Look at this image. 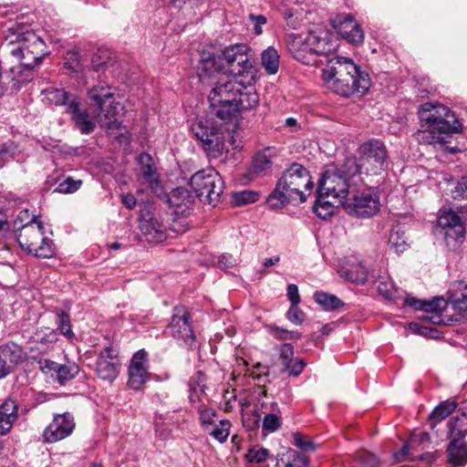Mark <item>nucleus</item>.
<instances>
[{
	"label": "nucleus",
	"instance_id": "1",
	"mask_svg": "<svg viewBox=\"0 0 467 467\" xmlns=\"http://www.w3.org/2000/svg\"><path fill=\"white\" fill-rule=\"evenodd\" d=\"M321 77L329 90L343 98L364 95L371 86L369 75L361 70L353 59L342 56L327 59Z\"/></svg>",
	"mask_w": 467,
	"mask_h": 467
},
{
	"label": "nucleus",
	"instance_id": "2",
	"mask_svg": "<svg viewBox=\"0 0 467 467\" xmlns=\"http://www.w3.org/2000/svg\"><path fill=\"white\" fill-rule=\"evenodd\" d=\"M421 127L417 132L420 143H446L454 133L462 130V124L448 107L435 102L421 104L418 111Z\"/></svg>",
	"mask_w": 467,
	"mask_h": 467
},
{
	"label": "nucleus",
	"instance_id": "3",
	"mask_svg": "<svg viewBox=\"0 0 467 467\" xmlns=\"http://www.w3.org/2000/svg\"><path fill=\"white\" fill-rule=\"evenodd\" d=\"M4 48L16 60H26L40 65L49 52L45 41L38 36L29 25L15 23L6 29Z\"/></svg>",
	"mask_w": 467,
	"mask_h": 467
},
{
	"label": "nucleus",
	"instance_id": "4",
	"mask_svg": "<svg viewBox=\"0 0 467 467\" xmlns=\"http://www.w3.org/2000/svg\"><path fill=\"white\" fill-rule=\"evenodd\" d=\"M308 171L302 164L294 162L278 179L275 189L268 195L266 202L272 210H280L293 200L299 199L300 202L306 201V194L301 191Z\"/></svg>",
	"mask_w": 467,
	"mask_h": 467
},
{
	"label": "nucleus",
	"instance_id": "5",
	"mask_svg": "<svg viewBox=\"0 0 467 467\" xmlns=\"http://www.w3.org/2000/svg\"><path fill=\"white\" fill-rule=\"evenodd\" d=\"M244 44H236L221 50L224 72L234 77L244 78L248 85L254 79V60Z\"/></svg>",
	"mask_w": 467,
	"mask_h": 467
},
{
	"label": "nucleus",
	"instance_id": "6",
	"mask_svg": "<svg viewBox=\"0 0 467 467\" xmlns=\"http://www.w3.org/2000/svg\"><path fill=\"white\" fill-rule=\"evenodd\" d=\"M191 130L209 158H219L227 151L226 135L222 128L213 125L208 119H198L192 122Z\"/></svg>",
	"mask_w": 467,
	"mask_h": 467
},
{
	"label": "nucleus",
	"instance_id": "7",
	"mask_svg": "<svg viewBox=\"0 0 467 467\" xmlns=\"http://www.w3.org/2000/svg\"><path fill=\"white\" fill-rule=\"evenodd\" d=\"M190 186L203 202L215 206L223 192L224 182L215 169L207 168L192 175Z\"/></svg>",
	"mask_w": 467,
	"mask_h": 467
},
{
	"label": "nucleus",
	"instance_id": "8",
	"mask_svg": "<svg viewBox=\"0 0 467 467\" xmlns=\"http://www.w3.org/2000/svg\"><path fill=\"white\" fill-rule=\"evenodd\" d=\"M192 314L183 305H177L172 308V315L169 325L168 333L181 346L189 349L197 348L196 335L192 324Z\"/></svg>",
	"mask_w": 467,
	"mask_h": 467
},
{
	"label": "nucleus",
	"instance_id": "9",
	"mask_svg": "<svg viewBox=\"0 0 467 467\" xmlns=\"http://www.w3.org/2000/svg\"><path fill=\"white\" fill-rule=\"evenodd\" d=\"M365 173L379 174L388 169L389 153L383 141L371 139L363 142L358 149Z\"/></svg>",
	"mask_w": 467,
	"mask_h": 467
},
{
	"label": "nucleus",
	"instance_id": "10",
	"mask_svg": "<svg viewBox=\"0 0 467 467\" xmlns=\"http://www.w3.org/2000/svg\"><path fill=\"white\" fill-rule=\"evenodd\" d=\"M349 182L346 181L335 169L323 172L317 183V193L320 197L332 196L339 199L342 203L348 195Z\"/></svg>",
	"mask_w": 467,
	"mask_h": 467
},
{
	"label": "nucleus",
	"instance_id": "11",
	"mask_svg": "<svg viewBox=\"0 0 467 467\" xmlns=\"http://www.w3.org/2000/svg\"><path fill=\"white\" fill-rule=\"evenodd\" d=\"M120 367L118 348L112 344L105 346L96 360L95 371L97 376L102 380L113 382L119 373Z\"/></svg>",
	"mask_w": 467,
	"mask_h": 467
},
{
	"label": "nucleus",
	"instance_id": "12",
	"mask_svg": "<svg viewBox=\"0 0 467 467\" xmlns=\"http://www.w3.org/2000/svg\"><path fill=\"white\" fill-rule=\"evenodd\" d=\"M438 224L444 231V241L448 247L456 249L465 238V227L461 217L453 211L443 212L438 218Z\"/></svg>",
	"mask_w": 467,
	"mask_h": 467
},
{
	"label": "nucleus",
	"instance_id": "13",
	"mask_svg": "<svg viewBox=\"0 0 467 467\" xmlns=\"http://www.w3.org/2000/svg\"><path fill=\"white\" fill-rule=\"evenodd\" d=\"M16 66L10 67L1 81L6 87V91L11 93L18 92L25 85L33 80L35 68L39 65H35L26 60H17Z\"/></svg>",
	"mask_w": 467,
	"mask_h": 467
},
{
	"label": "nucleus",
	"instance_id": "14",
	"mask_svg": "<svg viewBox=\"0 0 467 467\" xmlns=\"http://www.w3.org/2000/svg\"><path fill=\"white\" fill-rule=\"evenodd\" d=\"M220 53H215L209 49L202 50L196 73L201 82L203 84L213 83L218 79L217 76L224 72L223 62Z\"/></svg>",
	"mask_w": 467,
	"mask_h": 467
},
{
	"label": "nucleus",
	"instance_id": "15",
	"mask_svg": "<svg viewBox=\"0 0 467 467\" xmlns=\"http://www.w3.org/2000/svg\"><path fill=\"white\" fill-rule=\"evenodd\" d=\"M306 45L314 52L317 59H323L325 67L327 59H331L329 56L337 48V40L327 30H310L306 35Z\"/></svg>",
	"mask_w": 467,
	"mask_h": 467
},
{
	"label": "nucleus",
	"instance_id": "16",
	"mask_svg": "<svg viewBox=\"0 0 467 467\" xmlns=\"http://www.w3.org/2000/svg\"><path fill=\"white\" fill-rule=\"evenodd\" d=\"M39 369L49 376L54 382L65 386L68 381L74 379L79 373V366L75 362L60 364L56 361L44 358L40 359Z\"/></svg>",
	"mask_w": 467,
	"mask_h": 467
},
{
	"label": "nucleus",
	"instance_id": "17",
	"mask_svg": "<svg viewBox=\"0 0 467 467\" xmlns=\"http://www.w3.org/2000/svg\"><path fill=\"white\" fill-rule=\"evenodd\" d=\"M331 25L348 43L354 46L363 43L364 32L352 15L337 14L331 20Z\"/></svg>",
	"mask_w": 467,
	"mask_h": 467
},
{
	"label": "nucleus",
	"instance_id": "18",
	"mask_svg": "<svg viewBox=\"0 0 467 467\" xmlns=\"http://www.w3.org/2000/svg\"><path fill=\"white\" fill-rule=\"evenodd\" d=\"M74 429L75 421L70 413L57 414L43 431L44 441L48 443L59 441L68 437Z\"/></svg>",
	"mask_w": 467,
	"mask_h": 467
},
{
	"label": "nucleus",
	"instance_id": "19",
	"mask_svg": "<svg viewBox=\"0 0 467 467\" xmlns=\"http://www.w3.org/2000/svg\"><path fill=\"white\" fill-rule=\"evenodd\" d=\"M209 85H213L208 100L210 103H223L235 101L239 90L244 88V82L228 79L227 77L219 78Z\"/></svg>",
	"mask_w": 467,
	"mask_h": 467
},
{
	"label": "nucleus",
	"instance_id": "20",
	"mask_svg": "<svg viewBox=\"0 0 467 467\" xmlns=\"http://www.w3.org/2000/svg\"><path fill=\"white\" fill-rule=\"evenodd\" d=\"M349 214L359 218H368L379 211V200L371 193H361L354 195L351 202L347 198L342 202Z\"/></svg>",
	"mask_w": 467,
	"mask_h": 467
},
{
	"label": "nucleus",
	"instance_id": "21",
	"mask_svg": "<svg viewBox=\"0 0 467 467\" xmlns=\"http://www.w3.org/2000/svg\"><path fill=\"white\" fill-rule=\"evenodd\" d=\"M140 229L150 243H162L167 239V226L149 211H141Z\"/></svg>",
	"mask_w": 467,
	"mask_h": 467
},
{
	"label": "nucleus",
	"instance_id": "22",
	"mask_svg": "<svg viewBox=\"0 0 467 467\" xmlns=\"http://www.w3.org/2000/svg\"><path fill=\"white\" fill-rule=\"evenodd\" d=\"M23 348L14 342L0 346V379L14 372L16 367L23 361Z\"/></svg>",
	"mask_w": 467,
	"mask_h": 467
},
{
	"label": "nucleus",
	"instance_id": "23",
	"mask_svg": "<svg viewBox=\"0 0 467 467\" xmlns=\"http://www.w3.org/2000/svg\"><path fill=\"white\" fill-rule=\"evenodd\" d=\"M306 45V36H290L287 41V48L292 57L304 65L320 67L324 64L323 59H317Z\"/></svg>",
	"mask_w": 467,
	"mask_h": 467
},
{
	"label": "nucleus",
	"instance_id": "24",
	"mask_svg": "<svg viewBox=\"0 0 467 467\" xmlns=\"http://www.w3.org/2000/svg\"><path fill=\"white\" fill-rule=\"evenodd\" d=\"M276 349L282 364V371L290 377H298L306 366L304 358H295L294 346L290 343H283Z\"/></svg>",
	"mask_w": 467,
	"mask_h": 467
},
{
	"label": "nucleus",
	"instance_id": "25",
	"mask_svg": "<svg viewBox=\"0 0 467 467\" xmlns=\"http://www.w3.org/2000/svg\"><path fill=\"white\" fill-rule=\"evenodd\" d=\"M173 209V213L187 216L195 203L194 197L185 188L177 187L169 192L167 202Z\"/></svg>",
	"mask_w": 467,
	"mask_h": 467
},
{
	"label": "nucleus",
	"instance_id": "26",
	"mask_svg": "<svg viewBox=\"0 0 467 467\" xmlns=\"http://www.w3.org/2000/svg\"><path fill=\"white\" fill-rule=\"evenodd\" d=\"M66 112L71 116L76 128L82 134H90L96 129V122L90 117L87 109H81L79 101H71L69 108L66 109Z\"/></svg>",
	"mask_w": 467,
	"mask_h": 467
},
{
	"label": "nucleus",
	"instance_id": "27",
	"mask_svg": "<svg viewBox=\"0 0 467 467\" xmlns=\"http://www.w3.org/2000/svg\"><path fill=\"white\" fill-rule=\"evenodd\" d=\"M18 409L17 401L11 398L5 400L0 405V436L10 432L18 419Z\"/></svg>",
	"mask_w": 467,
	"mask_h": 467
},
{
	"label": "nucleus",
	"instance_id": "28",
	"mask_svg": "<svg viewBox=\"0 0 467 467\" xmlns=\"http://www.w3.org/2000/svg\"><path fill=\"white\" fill-rule=\"evenodd\" d=\"M124 107L119 103L110 100L109 105L103 106V109H99L100 115L103 116L105 127L109 131L120 130L124 129V125L119 118L124 114Z\"/></svg>",
	"mask_w": 467,
	"mask_h": 467
},
{
	"label": "nucleus",
	"instance_id": "29",
	"mask_svg": "<svg viewBox=\"0 0 467 467\" xmlns=\"http://www.w3.org/2000/svg\"><path fill=\"white\" fill-rule=\"evenodd\" d=\"M446 448L448 462L453 467L467 464V442L465 440L448 439Z\"/></svg>",
	"mask_w": 467,
	"mask_h": 467
},
{
	"label": "nucleus",
	"instance_id": "30",
	"mask_svg": "<svg viewBox=\"0 0 467 467\" xmlns=\"http://www.w3.org/2000/svg\"><path fill=\"white\" fill-rule=\"evenodd\" d=\"M447 439L465 440L467 436V410L460 409L447 421Z\"/></svg>",
	"mask_w": 467,
	"mask_h": 467
},
{
	"label": "nucleus",
	"instance_id": "31",
	"mask_svg": "<svg viewBox=\"0 0 467 467\" xmlns=\"http://www.w3.org/2000/svg\"><path fill=\"white\" fill-rule=\"evenodd\" d=\"M40 243H35L27 240L24 242L26 245V252L29 254H33L36 258L48 259L56 255V245L53 240L47 237H42Z\"/></svg>",
	"mask_w": 467,
	"mask_h": 467
},
{
	"label": "nucleus",
	"instance_id": "32",
	"mask_svg": "<svg viewBox=\"0 0 467 467\" xmlns=\"http://www.w3.org/2000/svg\"><path fill=\"white\" fill-rule=\"evenodd\" d=\"M240 82H244V88L237 93V97H235V105L237 106V109L239 111L250 110L257 107L259 103V96L255 92L254 88L251 87V84L248 85L244 80H241Z\"/></svg>",
	"mask_w": 467,
	"mask_h": 467
},
{
	"label": "nucleus",
	"instance_id": "33",
	"mask_svg": "<svg viewBox=\"0 0 467 467\" xmlns=\"http://www.w3.org/2000/svg\"><path fill=\"white\" fill-rule=\"evenodd\" d=\"M458 403L455 400H446L440 402L430 413L428 424L431 430H434L437 424L445 420L456 410Z\"/></svg>",
	"mask_w": 467,
	"mask_h": 467
},
{
	"label": "nucleus",
	"instance_id": "34",
	"mask_svg": "<svg viewBox=\"0 0 467 467\" xmlns=\"http://www.w3.org/2000/svg\"><path fill=\"white\" fill-rule=\"evenodd\" d=\"M35 222H36V215L30 216L27 209L20 211L13 222L14 234L19 231H26L28 234H33L35 238L39 237L40 234L36 231V227L34 225Z\"/></svg>",
	"mask_w": 467,
	"mask_h": 467
},
{
	"label": "nucleus",
	"instance_id": "35",
	"mask_svg": "<svg viewBox=\"0 0 467 467\" xmlns=\"http://www.w3.org/2000/svg\"><path fill=\"white\" fill-rule=\"evenodd\" d=\"M43 93L46 99L56 106L69 108L71 101H78L76 95L66 91L64 88H48Z\"/></svg>",
	"mask_w": 467,
	"mask_h": 467
},
{
	"label": "nucleus",
	"instance_id": "36",
	"mask_svg": "<svg viewBox=\"0 0 467 467\" xmlns=\"http://www.w3.org/2000/svg\"><path fill=\"white\" fill-rule=\"evenodd\" d=\"M140 175L144 182L153 181L160 177L152 156L148 152H141L137 157Z\"/></svg>",
	"mask_w": 467,
	"mask_h": 467
},
{
	"label": "nucleus",
	"instance_id": "37",
	"mask_svg": "<svg viewBox=\"0 0 467 467\" xmlns=\"http://www.w3.org/2000/svg\"><path fill=\"white\" fill-rule=\"evenodd\" d=\"M335 170L349 182L350 179L362 172L364 166L361 165L359 157L357 159L351 156L346 158L343 163L336 167Z\"/></svg>",
	"mask_w": 467,
	"mask_h": 467
},
{
	"label": "nucleus",
	"instance_id": "38",
	"mask_svg": "<svg viewBox=\"0 0 467 467\" xmlns=\"http://www.w3.org/2000/svg\"><path fill=\"white\" fill-rule=\"evenodd\" d=\"M212 113L219 119L229 122L236 115L239 110L234 101L223 103H210Z\"/></svg>",
	"mask_w": 467,
	"mask_h": 467
},
{
	"label": "nucleus",
	"instance_id": "39",
	"mask_svg": "<svg viewBox=\"0 0 467 467\" xmlns=\"http://www.w3.org/2000/svg\"><path fill=\"white\" fill-rule=\"evenodd\" d=\"M313 298L326 311L337 310L344 306V302L337 296L322 291L315 292Z\"/></svg>",
	"mask_w": 467,
	"mask_h": 467
},
{
	"label": "nucleus",
	"instance_id": "40",
	"mask_svg": "<svg viewBox=\"0 0 467 467\" xmlns=\"http://www.w3.org/2000/svg\"><path fill=\"white\" fill-rule=\"evenodd\" d=\"M273 412L265 414L262 420L263 433L267 434L276 431L282 424L281 412L276 402H272Z\"/></svg>",
	"mask_w": 467,
	"mask_h": 467
},
{
	"label": "nucleus",
	"instance_id": "41",
	"mask_svg": "<svg viewBox=\"0 0 467 467\" xmlns=\"http://www.w3.org/2000/svg\"><path fill=\"white\" fill-rule=\"evenodd\" d=\"M388 244L398 254L408 249L409 244L407 243L405 231L400 226H394L390 230Z\"/></svg>",
	"mask_w": 467,
	"mask_h": 467
},
{
	"label": "nucleus",
	"instance_id": "42",
	"mask_svg": "<svg viewBox=\"0 0 467 467\" xmlns=\"http://www.w3.org/2000/svg\"><path fill=\"white\" fill-rule=\"evenodd\" d=\"M272 155L269 149L257 152L253 158L252 171L255 174H265L272 168Z\"/></svg>",
	"mask_w": 467,
	"mask_h": 467
},
{
	"label": "nucleus",
	"instance_id": "43",
	"mask_svg": "<svg viewBox=\"0 0 467 467\" xmlns=\"http://www.w3.org/2000/svg\"><path fill=\"white\" fill-rule=\"evenodd\" d=\"M89 99L96 103L99 109H103V106L109 99H114V94L110 92V87L97 85L88 90Z\"/></svg>",
	"mask_w": 467,
	"mask_h": 467
},
{
	"label": "nucleus",
	"instance_id": "44",
	"mask_svg": "<svg viewBox=\"0 0 467 467\" xmlns=\"http://www.w3.org/2000/svg\"><path fill=\"white\" fill-rule=\"evenodd\" d=\"M262 65L269 75L277 73L279 68V55L273 47H268L261 55Z\"/></svg>",
	"mask_w": 467,
	"mask_h": 467
},
{
	"label": "nucleus",
	"instance_id": "45",
	"mask_svg": "<svg viewBox=\"0 0 467 467\" xmlns=\"http://www.w3.org/2000/svg\"><path fill=\"white\" fill-rule=\"evenodd\" d=\"M56 325L57 334L63 335L67 340L72 341L76 339V335L72 330V325L69 315L64 311L60 310L57 313V320Z\"/></svg>",
	"mask_w": 467,
	"mask_h": 467
},
{
	"label": "nucleus",
	"instance_id": "46",
	"mask_svg": "<svg viewBox=\"0 0 467 467\" xmlns=\"http://www.w3.org/2000/svg\"><path fill=\"white\" fill-rule=\"evenodd\" d=\"M149 369L146 368H128V374H129V379H128V385L129 387L135 390H140L142 386L148 381L149 379Z\"/></svg>",
	"mask_w": 467,
	"mask_h": 467
},
{
	"label": "nucleus",
	"instance_id": "47",
	"mask_svg": "<svg viewBox=\"0 0 467 467\" xmlns=\"http://www.w3.org/2000/svg\"><path fill=\"white\" fill-rule=\"evenodd\" d=\"M344 275L353 284L365 285L368 281V272L363 264L358 263L347 269Z\"/></svg>",
	"mask_w": 467,
	"mask_h": 467
},
{
	"label": "nucleus",
	"instance_id": "48",
	"mask_svg": "<svg viewBox=\"0 0 467 467\" xmlns=\"http://www.w3.org/2000/svg\"><path fill=\"white\" fill-rule=\"evenodd\" d=\"M115 60L108 49H99L92 55L91 67L95 71H100L112 67Z\"/></svg>",
	"mask_w": 467,
	"mask_h": 467
},
{
	"label": "nucleus",
	"instance_id": "49",
	"mask_svg": "<svg viewBox=\"0 0 467 467\" xmlns=\"http://www.w3.org/2000/svg\"><path fill=\"white\" fill-rule=\"evenodd\" d=\"M448 302L443 297H434L431 300H422V308L420 311L427 314H437L442 316V313L446 310Z\"/></svg>",
	"mask_w": 467,
	"mask_h": 467
},
{
	"label": "nucleus",
	"instance_id": "50",
	"mask_svg": "<svg viewBox=\"0 0 467 467\" xmlns=\"http://www.w3.org/2000/svg\"><path fill=\"white\" fill-rule=\"evenodd\" d=\"M268 331L275 339L279 341L297 340L302 337V334L297 330H287L275 325L270 326Z\"/></svg>",
	"mask_w": 467,
	"mask_h": 467
},
{
	"label": "nucleus",
	"instance_id": "51",
	"mask_svg": "<svg viewBox=\"0 0 467 467\" xmlns=\"http://www.w3.org/2000/svg\"><path fill=\"white\" fill-rule=\"evenodd\" d=\"M323 198L317 194L314 212L318 218L327 220L334 214L335 206L327 201H323Z\"/></svg>",
	"mask_w": 467,
	"mask_h": 467
},
{
	"label": "nucleus",
	"instance_id": "52",
	"mask_svg": "<svg viewBox=\"0 0 467 467\" xmlns=\"http://www.w3.org/2000/svg\"><path fill=\"white\" fill-rule=\"evenodd\" d=\"M258 192L254 191H242L233 192V202L235 206H244L255 202L258 200Z\"/></svg>",
	"mask_w": 467,
	"mask_h": 467
},
{
	"label": "nucleus",
	"instance_id": "53",
	"mask_svg": "<svg viewBox=\"0 0 467 467\" xmlns=\"http://www.w3.org/2000/svg\"><path fill=\"white\" fill-rule=\"evenodd\" d=\"M294 445L304 451H315L317 445L306 435L299 431L293 433Z\"/></svg>",
	"mask_w": 467,
	"mask_h": 467
},
{
	"label": "nucleus",
	"instance_id": "54",
	"mask_svg": "<svg viewBox=\"0 0 467 467\" xmlns=\"http://www.w3.org/2000/svg\"><path fill=\"white\" fill-rule=\"evenodd\" d=\"M82 185L81 180H74L72 177L66 178L63 182H59L54 192L58 193H73L77 192Z\"/></svg>",
	"mask_w": 467,
	"mask_h": 467
},
{
	"label": "nucleus",
	"instance_id": "55",
	"mask_svg": "<svg viewBox=\"0 0 467 467\" xmlns=\"http://www.w3.org/2000/svg\"><path fill=\"white\" fill-rule=\"evenodd\" d=\"M231 423L228 420H222L219 425H216L213 430L210 432V435L213 436L219 442L223 443L226 441L229 436V429Z\"/></svg>",
	"mask_w": 467,
	"mask_h": 467
},
{
	"label": "nucleus",
	"instance_id": "56",
	"mask_svg": "<svg viewBox=\"0 0 467 467\" xmlns=\"http://www.w3.org/2000/svg\"><path fill=\"white\" fill-rule=\"evenodd\" d=\"M261 422V414L258 410H254L243 414V425L249 431H254L257 430Z\"/></svg>",
	"mask_w": 467,
	"mask_h": 467
},
{
	"label": "nucleus",
	"instance_id": "57",
	"mask_svg": "<svg viewBox=\"0 0 467 467\" xmlns=\"http://www.w3.org/2000/svg\"><path fill=\"white\" fill-rule=\"evenodd\" d=\"M129 368L149 369L148 352L144 348L136 351L131 358Z\"/></svg>",
	"mask_w": 467,
	"mask_h": 467
},
{
	"label": "nucleus",
	"instance_id": "58",
	"mask_svg": "<svg viewBox=\"0 0 467 467\" xmlns=\"http://www.w3.org/2000/svg\"><path fill=\"white\" fill-rule=\"evenodd\" d=\"M287 453L290 460L287 462L285 467H308V457L295 450H290Z\"/></svg>",
	"mask_w": 467,
	"mask_h": 467
},
{
	"label": "nucleus",
	"instance_id": "59",
	"mask_svg": "<svg viewBox=\"0 0 467 467\" xmlns=\"http://www.w3.org/2000/svg\"><path fill=\"white\" fill-rule=\"evenodd\" d=\"M269 457V451L264 447L258 450L250 449L248 450L245 458L250 462L262 463Z\"/></svg>",
	"mask_w": 467,
	"mask_h": 467
},
{
	"label": "nucleus",
	"instance_id": "60",
	"mask_svg": "<svg viewBox=\"0 0 467 467\" xmlns=\"http://www.w3.org/2000/svg\"><path fill=\"white\" fill-rule=\"evenodd\" d=\"M378 291L379 295L384 296L386 299L395 301L397 299L396 294L398 291L394 288L391 282L380 281L378 285Z\"/></svg>",
	"mask_w": 467,
	"mask_h": 467
},
{
	"label": "nucleus",
	"instance_id": "61",
	"mask_svg": "<svg viewBox=\"0 0 467 467\" xmlns=\"http://www.w3.org/2000/svg\"><path fill=\"white\" fill-rule=\"evenodd\" d=\"M37 341L45 345H52L58 340L57 330L46 328L36 333Z\"/></svg>",
	"mask_w": 467,
	"mask_h": 467
},
{
	"label": "nucleus",
	"instance_id": "62",
	"mask_svg": "<svg viewBox=\"0 0 467 467\" xmlns=\"http://www.w3.org/2000/svg\"><path fill=\"white\" fill-rule=\"evenodd\" d=\"M286 318L295 325H301L306 319V314L298 305H291L286 312Z\"/></svg>",
	"mask_w": 467,
	"mask_h": 467
},
{
	"label": "nucleus",
	"instance_id": "63",
	"mask_svg": "<svg viewBox=\"0 0 467 467\" xmlns=\"http://www.w3.org/2000/svg\"><path fill=\"white\" fill-rule=\"evenodd\" d=\"M151 192L162 202H167L169 192H167L161 183L160 178L157 177L153 181L147 182Z\"/></svg>",
	"mask_w": 467,
	"mask_h": 467
},
{
	"label": "nucleus",
	"instance_id": "64",
	"mask_svg": "<svg viewBox=\"0 0 467 467\" xmlns=\"http://www.w3.org/2000/svg\"><path fill=\"white\" fill-rule=\"evenodd\" d=\"M451 192L453 199L467 200V176L457 182Z\"/></svg>",
	"mask_w": 467,
	"mask_h": 467
}]
</instances>
